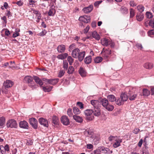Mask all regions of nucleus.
Listing matches in <instances>:
<instances>
[{
    "instance_id": "f257e3e1",
    "label": "nucleus",
    "mask_w": 154,
    "mask_h": 154,
    "mask_svg": "<svg viewBox=\"0 0 154 154\" xmlns=\"http://www.w3.org/2000/svg\"><path fill=\"white\" fill-rule=\"evenodd\" d=\"M109 141L114 142L113 146L114 148H117L121 146V143L122 141V139L120 136L110 135L108 137Z\"/></svg>"
},
{
    "instance_id": "f03ea898",
    "label": "nucleus",
    "mask_w": 154,
    "mask_h": 154,
    "mask_svg": "<svg viewBox=\"0 0 154 154\" xmlns=\"http://www.w3.org/2000/svg\"><path fill=\"white\" fill-rule=\"evenodd\" d=\"M100 103L103 106L109 111H111L114 109V106L109 103L108 100L106 98L102 99Z\"/></svg>"
},
{
    "instance_id": "7ed1b4c3",
    "label": "nucleus",
    "mask_w": 154,
    "mask_h": 154,
    "mask_svg": "<svg viewBox=\"0 0 154 154\" xmlns=\"http://www.w3.org/2000/svg\"><path fill=\"white\" fill-rule=\"evenodd\" d=\"M24 81L28 83L29 86L32 89L37 88L38 86L34 84V82L32 81V78L30 76H26L24 79Z\"/></svg>"
},
{
    "instance_id": "20e7f679",
    "label": "nucleus",
    "mask_w": 154,
    "mask_h": 154,
    "mask_svg": "<svg viewBox=\"0 0 154 154\" xmlns=\"http://www.w3.org/2000/svg\"><path fill=\"white\" fill-rule=\"evenodd\" d=\"M98 150L100 151L101 153L105 154H111L112 153V151L110 150L109 148L105 147L103 146H100L98 147Z\"/></svg>"
},
{
    "instance_id": "39448f33",
    "label": "nucleus",
    "mask_w": 154,
    "mask_h": 154,
    "mask_svg": "<svg viewBox=\"0 0 154 154\" xmlns=\"http://www.w3.org/2000/svg\"><path fill=\"white\" fill-rule=\"evenodd\" d=\"M85 115L86 116V119L89 120H92L94 118V116L92 115L93 111L92 109H88L84 112Z\"/></svg>"
},
{
    "instance_id": "423d86ee",
    "label": "nucleus",
    "mask_w": 154,
    "mask_h": 154,
    "mask_svg": "<svg viewBox=\"0 0 154 154\" xmlns=\"http://www.w3.org/2000/svg\"><path fill=\"white\" fill-rule=\"evenodd\" d=\"M7 127L10 128H17V124L15 120L14 119H10L6 123Z\"/></svg>"
},
{
    "instance_id": "0eeeda50",
    "label": "nucleus",
    "mask_w": 154,
    "mask_h": 154,
    "mask_svg": "<svg viewBox=\"0 0 154 154\" xmlns=\"http://www.w3.org/2000/svg\"><path fill=\"white\" fill-rule=\"evenodd\" d=\"M134 91L133 89H131L128 92V97L131 100H134L137 97V93Z\"/></svg>"
},
{
    "instance_id": "6e6552de",
    "label": "nucleus",
    "mask_w": 154,
    "mask_h": 154,
    "mask_svg": "<svg viewBox=\"0 0 154 154\" xmlns=\"http://www.w3.org/2000/svg\"><path fill=\"white\" fill-rule=\"evenodd\" d=\"M90 17L87 15H84L79 17V20L86 23H88L90 21Z\"/></svg>"
},
{
    "instance_id": "1a4fd4ad",
    "label": "nucleus",
    "mask_w": 154,
    "mask_h": 154,
    "mask_svg": "<svg viewBox=\"0 0 154 154\" xmlns=\"http://www.w3.org/2000/svg\"><path fill=\"white\" fill-rule=\"evenodd\" d=\"M29 122L32 127L35 129L37 128V121L35 118H32L29 119Z\"/></svg>"
},
{
    "instance_id": "9d476101",
    "label": "nucleus",
    "mask_w": 154,
    "mask_h": 154,
    "mask_svg": "<svg viewBox=\"0 0 154 154\" xmlns=\"http://www.w3.org/2000/svg\"><path fill=\"white\" fill-rule=\"evenodd\" d=\"M13 85V82L11 81L7 80L3 84L4 87L5 88H9L11 87Z\"/></svg>"
},
{
    "instance_id": "9b49d317",
    "label": "nucleus",
    "mask_w": 154,
    "mask_h": 154,
    "mask_svg": "<svg viewBox=\"0 0 154 154\" xmlns=\"http://www.w3.org/2000/svg\"><path fill=\"white\" fill-rule=\"evenodd\" d=\"M39 122L41 125H43L45 127H47L48 126V121L42 118H40L38 120Z\"/></svg>"
},
{
    "instance_id": "f8f14e48",
    "label": "nucleus",
    "mask_w": 154,
    "mask_h": 154,
    "mask_svg": "<svg viewBox=\"0 0 154 154\" xmlns=\"http://www.w3.org/2000/svg\"><path fill=\"white\" fill-rule=\"evenodd\" d=\"M61 122L65 125H68L69 123V120L67 116H62L61 118Z\"/></svg>"
},
{
    "instance_id": "ddd939ff",
    "label": "nucleus",
    "mask_w": 154,
    "mask_h": 154,
    "mask_svg": "<svg viewBox=\"0 0 154 154\" xmlns=\"http://www.w3.org/2000/svg\"><path fill=\"white\" fill-rule=\"evenodd\" d=\"M79 52L80 50L78 48H75L72 51L71 54L72 56L75 58H77Z\"/></svg>"
},
{
    "instance_id": "4468645a",
    "label": "nucleus",
    "mask_w": 154,
    "mask_h": 154,
    "mask_svg": "<svg viewBox=\"0 0 154 154\" xmlns=\"http://www.w3.org/2000/svg\"><path fill=\"white\" fill-rule=\"evenodd\" d=\"M93 6L91 5L88 7H85L82 10L85 13L87 14L93 10Z\"/></svg>"
},
{
    "instance_id": "2eb2a0df",
    "label": "nucleus",
    "mask_w": 154,
    "mask_h": 154,
    "mask_svg": "<svg viewBox=\"0 0 154 154\" xmlns=\"http://www.w3.org/2000/svg\"><path fill=\"white\" fill-rule=\"evenodd\" d=\"M19 126L21 128L24 129H28V124L25 121L20 122L19 124Z\"/></svg>"
},
{
    "instance_id": "dca6fc26",
    "label": "nucleus",
    "mask_w": 154,
    "mask_h": 154,
    "mask_svg": "<svg viewBox=\"0 0 154 154\" xmlns=\"http://www.w3.org/2000/svg\"><path fill=\"white\" fill-rule=\"evenodd\" d=\"M103 56L105 58H107L109 55L111 54V52L110 50L106 49L104 51H103Z\"/></svg>"
},
{
    "instance_id": "f3484780",
    "label": "nucleus",
    "mask_w": 154,
    "mask_h": 154,
    "mask_svg": "<svg viewBox=\"0 0 154 154\" xmlns=\"http://www.w3.org/2000/svg\"><path fill=\"white\" fill-rule=\"evenodd\" d=\"M85 55V51H82L80 52L79 55L77 57V58H78L79 60L80 61H82L83 59L84 58V57Z\"/></svg>"
},
{
    "instance_id": "a211bd4d",
    "label": "nucleus",
    "mask_w": 154,
    "mask_h": 154,
    "mask_svg": "<svg viewBox=\"0 0 154 154\" xmlns=\"http://www.w3.org/2000/svg\"><path fill=\"white\" fill-rule=\"evenodd\" d=\"M65 46L64 45H59L57 48L58 52L62 53L64 52L65 50Z\"/></svg>"
},
{
    "instance_id": "6ab92c4d",
    "label": "nucleus",
    "mask_w": 154,
    "mask_h": 154,
    "mask_svg": "<svg viewBox=\"0 0 154 154\" xmlns=\"http://www.w3.org/2000/svg\"><path fill=\"white\" fill-rule=\"evenodd\" d=\"M93 114L96 116H98L100 115V108L97 107H95L93 111Z\"/></svg>"
},
{
    "instance_id": "aec40b11",
    "label": "nucleus",
    "mask_w": 154,
    "mask_h": 154,
    "mask_svg": "<svg viewBox=\"0 0 154 154\" xmlns=\"http://www.w3.org/2000/svg\"><path fill=\"white\" fill-rule=\"evenodd\" d=\"M79 73L80 75L82 77H85L86 75V72L85 69L82 68L80 67L79 70Z\"/></svg>"
},
{
    "instance_id": "412c9836",
    "label": "nucleus",
    "mask_w": 154,
    "mask_h": 154,
    "mask_svg": "<svg viewBox=\"0 0 154 154\" xmlns=\"http://www.w3.org/2000/svg\"><path fill=\"white\" fill-rule=\"evenodd\" d=\"M107 100L111 102L115 101L116 100V97L113 95L110 94L107 97Z\"/></svg>"
},
{
    "instance_id": "4be33fe9",
    "label": "nucleus",
    "mask_w": 154,
    "mask_h": 154,
    "mask_svg": "<svg viewBox=\"0 0 154 154\" xmlns=\"http://www.w3.org/2000/svg\"><path fill=\"white\" fill-rule=\"evenodd\" d=\"M34 79L35 82L38 84H39L40 86H42L43 83L42 80L40 79L38 77L36 76H34Z\"/></svg>"
},
{
    "instance_id": "5701e85b",
    "label": "nucleus",
    "mask_w": 154,
    "mask_h": 154,
    "mask_svg": "<svg viewBox=\"0 0 154 154\" xmlns=\"http://www.w3.org/2000/svg\"><path fill=\"white\" fill-rule=\"evenodd\" d=\"M121 99L124 102L126 101L128 99V96L125 93H122L120 95Z\"/></svg>"
},
{
    "instance_id": "b1692460",
    "label": "nucleus",
    "mask_w": 154,
    "mask_h": 154,
    "mask_svg": "<svg viewBox=\"0 0 154 154\" xmlns=\"http://www.w3.org/2000/svg\"><path fill=\"white\" fill-rule=\"evenodd\" d=\"M153 64L150 63H146L144 65V67L147 69H151L153 67Z\"/></svg>"
},
{
    "instance_id": "393cba45",
    "label": "nucleus",
    "mask_w": 154,
    "mask_h": 154,
    "mask_svg": "<svg viewBox=\"0 0 154 154\" xmlns=\"http://www.w3.org/2000/svg\"><path fill=\"white\" fill-rule=\"evenodd\" d=\"M92 36L97 40H99L100 39V36L96 31H94L92 32Z\"/></svg>"
},
{
    "instance_id": "a878e982",
    "label": "nucleus",
    "mask_w": 154,
    "mask_h": 154,
    "mask_svg": "<svg viewBox=\"0 0 154 154\" xmlns=\"http://www.w3.org/2000/svg\"><path fill=\"white\" fill-rule=\"evenodd\" d=\"M73 119L76 122L81 123L82 122V118L78 116H73Z\"/></svg>"
},
{
    "instance_id": "bb28decb",
    "label": "nucleus",
    "mask_w": 154,
    "mask_h": 154,
    "mask_svg": "<svg viewBox=\"0 0 154 154\" xmlns=\"http://www.w3.org/2000/svg\"><path fill=\"white\" fill-rule=\"evenodd\" d=\"M91 103L94 107L95 108V107H97L99 104V102L98 100H92L91 101Z\"/></svg>"
},
{
    "instance_id": "cd10ccee",
    "label": "nucleus",
    "mask_w": 154,
    "mask_h": 154,
    "mask_svg": "<svg viewBox=\"0 0 154 154\" xmlns=\"http://www.w3.org/2000/svg\"><path fill=\"white\" fill-rule=\"evenodd\" d=\"M51 7L52 8L50 9L48 13V15L50 16H53L55 13V10L53 8L54 7V6H52Z\"/></svg>"
},
{
    "instance_id": "c85d7f7f",
    "label": "nucleus",
    "mask_w": 154,
    "mask_h": 154,
    "mask_svg": "<svg viewBox=\"0 0 154 154\" xmlns=\"http://www.w3.org/2000/svg\"><path fill=\"white\" fill-rule=\"evenodd\" d=\"M92 61V59L90 56H88L86 57L84 59V61L86 64H88L90 63Z\"/></svg>"
},
{
    "instance_id": "c756f323",
    "label": "nucleus",
    "mask_w": 154,
    "mask_h": 154,
    "mask_svg": "<svg viewBox=\"0 0 154 154\" xmlns=\"http://www.w3.org/2000/svg\"><path fill=\"white\" fill-rule=\"evenodd\" d=\"M59 79H51L49 80L48 84L52 85H54L56 84L58 82Z\"/></svg>"
},
{
    "instance_id": "7c9ffc66",
    "label": "nucleus",
    "mask_w": 154,
    "mask_h": 154,
    "mask_svg": "<svg viewBox=\"0 0 154 154\" xmlns=\"http://www.w3.org/2000/svg\"><path fill=\"white\" fill-rule=\"evenodd\" d=\"M116 103L119 105L121 106L124 104V102L121 99V98L116 99L115 101Z\"/></svg>"
},
{
    "instance_id": "2f4dec72",
    "label": "nucleus",
    "mask_w": 154,
    "mask_h": 154,
    "mask_svg": "<svg viewBox=\"0 0 154 154\" xmlns=\"http://www.w3.org/2000/svg\"><path fill=\"white\" fill-rule=\"evenodd\" d=\"M101 43L104 46H107L109 44V43L107 39L104 38L103 40H101Z\"/></svg>"
},
{
    "instance_id": "473e14b6",
    "label": "nucleus",
    "mask_w": 154,
    "mask_h": 154,
    "mask_svg": "<svg viewBox=\"0 0 154 154\" xmlns=\"http://www.w3.org/2000/svg\"><path fill=\"white\" fill-rule=\"evenodd\" d=\"M137 20L139 21H142L144 18V16L143 14H137L136 16Z\"/></svg>"
},
{
    "instance_id": "72a5a7b5",
    "label": "nucleus",
    "mask_w": 154,
    "mask_h": 154,
    "mask_svg": "<svg viewBox=\"0 0 154 154\" xmlns=\"http://www.w3.org/2000/svg\"><path fill=\"white\" fill-rule=\"evenodd\" d=\"M68 55V54L67 53H65L62 54L58 55L57 56L58 59L63 60L66 58Z\"/></svg>"
},
{
    "instance_id": "f704fd0d",
    "label": "nucleus",
    "mask_w": 154,
    "mask_h": 154,
    "mask_svg": "<svg viewBox=\"0 0 154 154\" xmlns=\"http://www.w3.org/2000/svg\"><path fill=\"white\" fill-rule=\"evenodd\" d=\"M143 95L144 96H147L150 94L149 91L146 89H143Z\"/></svg>"
},
{
    "instance_id": "c9c22d12",
    "label": "nucleus",
    "mask_w": 154,
    "mask_h": 154,
    "mask_svg": "<svg viewBox=\"0 0 154 154\" xmlns=\"http://www.w3.org/2000/svg\"><path fill=\"white\" fill-rule=\"evenodd\" d=\"M52 88L53 87L51 86L48 87H43V90L45 92H49L51 91Z\"/></svg>"
},
{
    "instance_id": "e433bc0d",
    "label": "nucleus",
    "mask_w": 154,
    "mask_h": 154,
    "mask_svg": "<svg viewBox=\"0 0 154 154\" xmlns=\"http://www.w3.org/2000/svg\"><path fill=\"white\" fill-rule=\"evenodd\" d=\"M33 13L36 14L37 17V19H41V14L38 11L33 10Z\"/></svg>"
},
{
    "instance_id": "4c0bfd02",
    "label": "nucleus",
    "mask_w": 154,
    "mask_h": 154,
    "mask_svg": "<svg viewBox=\"0 0 154 154\" xmlns=\"http://www.w3.org/2000/svg\"><path fill=\"white\" fill-rule=\"evenodd\" d=\"M5 123V117H0V127H3Z\"/></svg>"
},
{
    "instance_id": "58836bf2",
    "label": "nucleus",
    "mask_w": 154,
    "mask_h": 154,
    "mask_svg": "<svg viewBox=\"0 0 154 154\" xmlns=\"http://www.w3.org/2000/svg\"><path fill=\"white\" fill-rule=\"evenodd\" d=\"M73 112L75 114H79L81 112L76 107H74L73 109Z\"/></svg>"
},
{
    "instance_id": "ea45409f",
    "label": "nucleus",
    "mask_w": 154,
    "mask_h": 154,
    "mask_svg": "<svg viewBox=\"0 0 154 154\" xmlns=\"http://www.w3.org/2000/svg\"><path fill=\"white\" fill-rule=\"evenodd\" d=\"M74 71V67L72 66H70L68 69L67 73L69 74H72Z\"/></svg>"
},
{
    "instance_id": "a19ab883",
    "label": "nucleus",
    "mask_w": 154,
    "mask_h": 154,
    "mask_svg": "<svg viewBox=\"0 0 154 154\" xmlns=\"http://www.w3.org/2000/svg\"><path fill=\"white\" fill-rule=\"evenodd\" d=\"M138 11L140 12H142L144 11V8L142 5H139L137 7Z\"/></svg>"
},
{
    "instance_id": "79ce46f5",
    "label": "nucleus",
    "mask_w": 154,
    "mask_h": 154,
    "mask_svg": "<svg viewBox=\"0 0 154 154\" xmlns=\"http://www.w3.org/2000/svg\"><path fill=\"white\" fill-rule=\"evenodd\" d=\"M103 60L102 58L101 57H96L94 60V62L96 63H99L101 62Z\"/></svg>"
},
{
    "instance_id": "37998d69",
    "label": "nucleus",
    "mask_w": 154,
    "mask_h": 154,
    "mask_svg": "<svg viewBox=\"0 0 154 154\" xmlns=\"http://www.w3.org/2000/svg\"><path fill=\"white\" fill-rule=\"evenodd\" d=\"M59 120L58 118L56 116L53 117V122L54 124L57 125L58 123Z\"/></svg>"
},
{
    "instance_id": "c03bdc74",
    "label": "nucleus",
    "mask_w": 154,
    "mask_h": 154,
    "mask_svg": "<svg viewBox=\"0 0 154 154\" xmlns=\"http://www.w3.org/2000/svg\"><path fill=\"white\" fill-rule=\"evenodd\" d=\"M130 17L132 18L135 15V11L132 8H131L130 10Z\"/></svg>"
},
{
    "instance_id": "a18cd8bd",
    "label": "nucleus",
    "mask_w": 154,
    "mask_h": 154,
    "mask_svg": "<svg viewBox=\"0 0 154 154\" xmlns=\"http://www.w3.org/2000/svg\"><path fill=\"white\" fill-rule=\"evenodd\" d=\"M65 73V71L64 70H60L58 74V76L60 78L62 77Z\"/></svg>"
},
{
    "instance_id": "49530a36",
    "label": "nucleus",
    "mask_w": 154,
    "mask_h": 154,
    "mask_svg": "<svg viewBox=\"0 0 154 154\" xmlns=\"http://www.w3.org/2000/svg\"><path fill=\"white\" fill-rule=\"evenodd\" d=\"M68 64L66 60L63 61V67L64 69L67 70L68 68Z\"/></svg>"
},
{
    "instance_id": "de8ad7c7",
    "label": "nucleus",
    "mask_w": 154,
    "mask_h": 154,
    "mask_svg": "<svg viewBox=\"0 0 154 154\" xmlns=\"http://www.w3.org/2000/svg\"><path fill=\"white\" fill-rule=\"evenodd\" d=\"M20 31V30L19 29H16V31H15V32L14 33L13 35V37L14 38H15L17 36H19L20 34L19 33H18V32Z\"/></svg>"
},
{
    "instance_id": "09e8293b",
    "label": "nucleus",
    "mask_w": 154,
    "mask_h": 154,
    "mask_svg": "<svg viewBox=\"0 0 154 154\" xmlns=\"http://www.w3.org/2000/svg\"><path fill=\"white\" fill-rule=\"evenodd\" d=\"M67 60L69 62V65H72L73 62L74 60L71 56H68L67 57Z\"/></svg>"
},
{
    "instance_id": "8fccbe9b",
    "label": "nucleus",
    "mask_w": 154,
    "mask_h": 154,
    "mask_svg": "<svg viewBox=\"0 0 154 154\" xmlns=\"http://www.w3.org/2000/svg\"><path fill=\"white\" fill-rule=\"evenodd\" d=\"M100 138L99 136L96 137L93 139V141L95 142V144H97L99 143Z\"/></svg>"
},
{
    "instance_id": "3c124183",
    "label": "nucleus",
    "mask_w": 154,
    "mask_h": 154,
    "mask_svg": "<svg viewBox=\"0 0 154 154\" xmlns=\"http://www.w3.org/2000/svg\"><path fill=\"white\" fill-rule=\"evenodd\" d=\"M149 25L152 28H154V20L153 19L150 20L149 22Z\"/></svg>"
},
{
    "instance_id": "603ef678",
    "label": "nucleus",
    "mask_w": 154,
    "mask_h": 154,
    "mask_svg": "<svg viewBox=\"0 0 154 154\" xmlns=\"http://www.w3.org/2000/svg\"><path fill=\"white\" fill-rule=\"evenodd\" d=\"M67 114L69 117H72V109L71 108H69L67 111Z\"/></svg>"
},
{
    "instance_id": "864d4df0",
    "label": "nucleus",
    "mask_w": 154,
    "mask_h": 154,
    "mask_svg": "<svg viewBox=\"0 0 154 154\" xmlns=\"http://www.w3.org/2000/svg\"><path fill=\"white\" fill-rule=\"evenodd\" d=\"M46 33V31L45 29H44V30H43L41 32L39 33L38 34V35L40 36H43L45 35Z\"/></svg>"
},
{
    "instance_id": "5fc2aeb1",
    "label": "nucleus",
    "mask_w": 154,
    "mask_h": 154,
    "mask_svg": "<svg viewBox=\"0 0 154 154\" xmlns=\"http://www.w3.org/2000/svg\"><path fill=\"white\" fill-rule=\"evenodd\" d=\"M146 17L149 18H151L152 17V14L150 12H146Z\"/></svg>"
},
{
    "instance_id": "6e6d98bb",
    "label": "nucleus",
    "mask_w": 154,
    "mask_h": 154,
    "mask_svg": "<svg viewBox=\"0 0 154 154\" xmlns=\"http://www.w3.org/2000/svg\"><path fill=\"white\" fill-rule=\"evenodd\" d=\"M148 34L149 36L154 35V29H152L149 31L148 32Z\"/></svg>"
},
{
    "instance_id": "4d7b16f0",
    "label": "nucleus",
    "mask_w": 154,
    "mask_h": 154,
    "mask_svg": "<svg viewBox=\"0 0 154 154\" xmlns=\"http://www.w3.org/2000/svg\"><path fill=\"white\" fill-rule=\"evenodd\" d=\"M77 104L80 107V109H83L84 107L83 104L81 102H78L77 103Z\"/></svg>"
},
{
    "instance_id": "13d9d810",
    "label": "nucleus",
    "mask_w": 154,
    "mask_h": 154,
    "mask_svg": "<svg viewBox=\"0 0 154 154\" xmlns=\"http://www.w3.org/2000/svg\"><path fill=\"white\" fill-rule=\"evenodd\" d=\"M7 13L6 14V16L8 17V19H11V17H12V15L11 14V12H10L9 11H7Z\"/></svg>"
},
{
    "instance_id": "bf43d9fd",
    "label": "nucleus",
    "mask_w": 154,
    "mask_h": 154,
    "mask_svg": "<svg viewBox=\"0 0 154 154\" xmlns=\"http://www.w3.org/2000/svg\"><path fill=\"white\" fill-rule=\"evenodd\" d=\"M14 3L17 4L19 6H20L23 5V2L21 0H20L17 2H14Z\"/></svg>"
},
{
    "instance_id": "052dcab7",
    "label": "nucleus",
    "mask_w": 154,
    "mask_h": 154,
    "mask_svg": "<svg viewBox=\"0 0 154 154\" xmlns=\"http://www.w3.org/2000/svg\"><path fill=\"white\" fill-rule=\"evenodd\" d=\"M136 47L138 49L141 50L143 48V47L141 44L137 43L136 45Z\"/></svg>"
},
{
    "instance_id": "680f3d73",
    "label": "nucleus",
    "mask_w": 154,
    "mask_h": 154,
    "mask_svg": "<svg viewBox=\"0 0 154 154\" xmlns=\"http://www.w3.org/2000/svg\"><path fill=\"white\" fill-rule=\"evenodd\" d=\"M130 4L131 6L134 7L136 5V3L134 1H131L130 2Z\"/></svg>"
},
{
    "instance_id": "e2e57ef3",
    "label": "nucleus",
    "mask_w": 154,
    "mask_h": 154,
    "mask_svg": "<svg viewBox=\"0 0 154 154\" xmlns=\"http://www.w3.org/2000/svg\"><path fill=\"white\" fill-rule=\"evenodd\" d=\"M102 2V0L96 1L95 2L94 5L95 6H96L101 4Z\"/></svg>"
},
{
    "instance_id": "0e129e2a",
    "label": "nucleus",
    "mask_w": 154,
    "mask_h": 154,
    "mask_svg": "<svg viewBox=\"0 0 154 154\" xmlns=\"http://www.w3.org/2000/svg\"><path fill=\"white\" fill-rule=\"evenodd\" d=\"M35 2L32 0H29V4L30 5H35Z\"/></svg>"
},
{
    "instance_id": "69168bd1",
    "label": "nucleus",
    "mask_w": 154,
    "mask_h": 154,
    "mask_svg": "<svg viewBox=\"0 0 154 154\" xmlns=\"http://www.w3.org/2000/svg\"><path fill=\"white\" fill-rule=\"evenodd\" d=\"M87 147L88 149H91L93 148V146L90 144H88L87 145Z\"/></svg>"
},
{
    "instance_id": "338daca9",
    "label": "nucleus",
    "mask_w": 154,
    "mask_h": 154,
    "mask_svg": "<svg viewBox=\"0 0 154 154\" xmlns=\"http://www.w3.org/2000/svg\"><path fill=\"white\" fill-rule=\"evenodd\" d=\"M140 130L138 128H135V129L134 131H133V133H135L136 134H137L138 133L139 131Z\"/></svg>"
},
{
    "instance_id": "774afa93",
    "label": "nucleus",
    "mask_w": 154,
    "mask_h": 154,
    "mask_svg": "<svg viewBox=\"0 0 154 154\" xmlns=\"http://www.w3.org/2000/svg\"><path fill=\"white\" fill-rule=\"evenodd\" d=\"M94 154H100L101 152L98 150V148L94 151Z\"/></svg>"
}]
</instances>
